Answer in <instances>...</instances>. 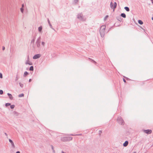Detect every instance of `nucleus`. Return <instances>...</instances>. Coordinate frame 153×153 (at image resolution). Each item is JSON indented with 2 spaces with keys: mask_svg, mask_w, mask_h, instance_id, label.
<instances>
[{
  "mask_svg": "<svg viewBox=\"0 0 153 153\" xmlns=\"http://www.w3.org/2000/svg\"><path fill=\"white\" fill-rule=\"evenodd\" d=\"M105 28L106 26L105 25H103L101 27L100 29V32L101 36H104Z\"/></svg>",
  "mask_w": 153,
  "mask_h": 153,
  "instance_id": "obj_1",
  "label": "nucleus"
},
{
  "mask_svg": "<svg viewBox=\"0 0 153 153\" xmlns=\"http://www.w3.org/2000/svg\"><path fill=\"white\" fill-rule=\"evenodd\" d=\"M117 3L116 2H115L114 3L111 2V7L112 9H113V11H114V9L117 6Z\"/></svg>",
  "mask_w": 153,
  "mask_h": 153,
  "instance_id": "obj_2",
  "label": "nucleus"
},
{
  "mask_svg": "<svg viewBox=\"0 0 153 153\" xmlns=\"http://www.w3.org/2000/svg\"><path fill=\"white\" fill-rule=\"evenodd\" d=\"M40 54H37L35 55L33 57V59H36L39 58L41 56Z\"/></svg>",
  "mask_w": 153,
  "mask_h": 153,
  "instance_id": "obj_3",
  "label": "nucleus"
},
{
  "mask_svg": "<svg viewBox=\"0 0 153 153\" xmlns=\"http://www.w3.org/2000/svg\"><path fill=\"white\" fill-rule=\"evenodd\" d=\"M144 132L147 134H150L152 133V130H144Z\"/></svg>",
  "mask_w": 153,
  "mask_h": 153,
  "instance_id": "obj_4",
  "label": "nucleus"
},
{
  "mask_svg": "<svg viewBox=\"0 0 153 153\" xmlns=\"http://www.w3.org/2000/svg\"><path fill=\"white\" fill-rule=\"evenodd\" d=\"M26 64H28L30 65H32V63L30 62L29 60V58H28V60L26 61Z\"/></svg>",
  "mask_w": 153,
  "mask_h": 153,
  "instance_id": "obj_5",
  "label": "nucleus"
},
{
  "mask_svg": "<svg viewBox=\"0 0 153 153\" xmlns=\"http://www.w3.org/2000/svg\"><path fill=\"white\" fill-rule=\"evenodd\" d=\"M7 95H8V96H9V98L10 100H12L13 99V97L11 94H10L9 93H8Z\"/></svg>",
  "mask_w": 153,
  "mask_h": 153,
  "instance_id": "obj_6",
  "label": "nucleus"
},
{
  "mask_svg": "<svg viewBox=\"0 0 153 153\" xmlns=\"http://www.w3.org/2000/svg\"><path fill=\"white\" fill-rule=\"evenodd\" d=\"M128 144V141H126L125 142L123 143V145L124 146L126 147V146Z\"/></svg>",
  "mask_w": 153,
  "mask_h": 153,
  "instance_id": "obj_7",
  "label": "nucleus"
},
{
  "mask_svg": "<svg viewBox=\"0 0 153 153\" xmlns=\"http://www.w3.org/2000/svg\"><path fill=\"white\" fill-rule=\"evenodd\" d=\"M121 16L123 18H126V14L124 13H121Z\"/></svg>",
  "mask_w": 153,
  "mask_h": 153,
  "instance_id": "obj_8",
  "label": "nucleus"
},
{
  "mask_svg": "<svg viewBox=\"0 0 153 153\" xmlns=\"http://www.w3.org/2000/svg\"><path fill=\"white\" fill-rule=\"evenodd\" d=\"M138 22V23L140 25H142L143 24V22L141 20H139Z\"/></svg>",
  "mask_w": 153,
  "mask_h": 153,
  "instance_id": "obj_9",
  "label": "nucleus"
},
{
  "mask_svg": "<svg viewBox=\"0 0 153 153\" xmlns=\"http://www.w3.org/2000/svg\"><path fill=\"white\" fill-rule=\"evenodd\" d=\"M124 8L127 11H129V8L128 7H125Z\"/></svg>",
  "mask_w": 153,
  "mask_h": 153,
  "instance_id": "obj_10",
  "label": "nucleus"
},
{
  "mask_svg": "<svg viewBox=\"0 0 153 153\" xmlns=\"http://www.w3.org/2000/svg\"><path fill=\"white\" fill-rule=\"evenodd\" d=\"M42 26H40V27H39V28H38L39 31V32H41V30H42Z\"/></svg>",
  "mask_w": 153,
  "mask_h": 153,
  "instance_id": "obj_11",
  "label": "nucleus"
},
{
  "mask_svg": "<svg viewBox=\"0 0 153 153\" xmlns=\"http://www.w3.org/2000/svg\"><path fill=\"white\" fill-rule=\"evenodd\" d=\"M24 96V94H20L19 95V97H23Z\"/></svg>",
  "mask_w": 153,
  "mask_h": 153,
  "instance_id": "obj_12",
  "label": "nucleus"
},
{
  "mask_svg": "<svg viewBox=\"0 0 153 153\" xmlns=\"http://www.w3.org/2000/svg\"><path fill=\"white\" fill-rule=\"evenodd\" d=\"M28 74V73L27 71H25L24 73V76H26Z\"/></svg>",
  "mask_w": 153,
  "mask_h": 153,
  "instance_id": "obj_13",
  "label": "nucleus"
},
{
  "mask_svg": "<svg viewBox=\"0 0 153 153\" xmlns=\"http://www.w3.org/2000/svg\"><path fill=\"white\" fill-rule=\"evenodd\" d=\"M66 139L67 140H71L72 139V138L71 137H66Z\"/></svg>",
  "mask_w": 153,
  "mask_h": 153,
  "instance_id": "obj_14",
  "label": "nucleus"
},
{
  "mask_svg": "<svg viewBox=\"0 0 153 153\" xmlns=\"http://www.w3.org/2000/svg\"><path fill=\"white\" fill-rule=\"evenodd\" d=\"M30 71H33V66H31L30 67Z\"/></svg>",
  "mask_w": 153,
  "mask_h": 153,
  "instance_id": "obj_15",
  "label": "nucleus"
},
{
  "mask_svg": "<svg viewBox=\"0 0 153 153\" xmlns=\"http://www.w3.org/2000/svg\"><path fill=\"white\" fill-rule=\"evenodd\" d=\"M10 105V103H7L5 104V105L6 106H8Z\"/></svg>",
  "mask_w": 153,
  "mask_h": 153,
  "instance_id": "obj_16",
  "label": "nucleus"
},
{
  "mask_svg": "<svg viewBox=\"0 0 153 153\" xmlns=\"http://www.w3.org/2000/svg\"><path fill=\"white\" fill-rule=\"evenodd\" d=\"M3 93V91L2 90H0V94H2Z\"/></svg>",
  "mask_w": 153,
  "mask_h": 153,
  "instance_id": "obj_17",
  "label": "nucleus"
},
{
  "mask_svg": "<svg viewBox=\"0 0 153 153\" xmlns=\"http://www.w3.org/2000/svg\"><path fill=\"white\" fill-rule=\"evenodd\" d=\"M14 107H15V106L14 105H11L10 106V108L12 109L13 108H14Z\"/></svg>",
  "mask_w": 153,
  "mask_h": 153,
  "instance_id": "obj_18",
  "label": "nucleus"
},
{
  "mask_svg": "<svg viewBox=\"0 0 153 153\" xmlns=\"http://www.w3.org/2000/svg\"><path fill=\"white\" fill-rule=\"evenodd\" d=\"M23 7H22L21 9H20V10H21V12H22V13H23Z\"/></svg>",
  "mask_w": 153,
  "mask_h": 153,
  "instance_id": "obj_19",
  "label": "nucleus"
},
{
  "mask_svg": "<svg viewBox=\"0 0 153 153\" xmlns=\"http://www.w3.org/2000/svg\"><path fill=\"white\" fill-rule=\"evenodd\" d=\"M11 145L13 147V148H14L15 147V145H14V143L13 142L12 143H11Z\"/></svg>",
  "mask_w": 153,
  "mask_h": 153,
  "instance_id": "obj_20",
  "label": "nucleus"
},
{
  "mask_svg": "<svg viewBox=\"0 0 153 153\" xmlns=\"http://www.w3.org/2000/svg\"><path fill=\"white\" fill-rule=\"evenodd\" d=\"M0 78H3L2 75L1 73H0Z\"/></svg>",
  "mask_w": 153,
  "mask_h": 153,
  "instance_id": "obj_21",
  "label": "nucleus"
},
{
  "mask_svg": "<svg viewBox=\"0 0 153 153\" xmlns=\"http://www.w3.org/2000/svg\"><path fill=\"white\" fill-rule=\"evenodd\" d=\"M9 141L11 143H12L13 142V141L11 139H9Z\"/></svg>",
  "mask_w": 153,
  "mask_h": 153,
  "instance_id": "obj_22",
  "label": "nucleus"
},
{
  "mask_svg": "<svg viewBox=\"0 0 153 153\" xmlns=\"http://www.w3.org/2000/svg\"><path fill=\"white\" fill-rule=\"evenodd\" d=\"M42 44L43 46H44L45 45V43L44 42H42Z\"/></svg>",
  "mask_w": 153,
  "mask_h": 153,
  "instance_id": "obj_23",
  "label": "nucleus"
},
{
  "mask_svg": "<svg viewBox=\"0 0 153 153\" xmlns=\"http://www.w3.org/2000/svg\"><path fill=\"white\" fill-rule=\"evenodd\" d=\"M123 81H124V82L125 83L126 82V80H125V79H123Z\"/></svg>",
  "mask_w": 153,
  "mask_h": 153,
  "instance_id": "obj_24",
  "label": "nucleus"
},
{
  "mask_svg": "<svg viewBox=\"0 0 153 153\" xmlns=\"http://www.w3.org/2000/svg\"><path fill=\"white\" fill-rule=\"evenodd\" d=\"M5 47H3V48H2V49L3 50H4V49H5Z\"/></svg>",
  "mask_w": 153,
  "mask_h": 153,
  "instance_id": "obj_25",
  "label": "nucleus"
},
{
  "mask_svg": "<svg viewBox=\"0 0 153 153\" xmlns=\"http://www.w3.org/2000/svg\"><path fill=\"white\" fill-rule=\"evenodd\" d=\"M24 7V4H23L22 5V7H23H23Z\"/></svg>",
  "mask_w": 153,
  "mask_h": 153,
  "instance_id": "obj_26",
  "label": "nucleus"
},
{
  "mask_svg": "<svg viewBox=\"0 0 153 153\" xmlns=\"http://www.w3.org/2000/svg\"><path fill=\"white\" fill-rule=\"evenodd\" d=\"M31 79H29V82H31Z\"/></svg>",
  "mask_w": 153,
  "mask_h": 153,
  "instance_id": "obj_27",
  "label": "nucleus"
},
{
  "mask_svg": "<svg viewBox=\"0 0 153 153\" xmlns=\"http://www.w3.org/2000/svg\"><path fill=\"white\" fill-rule=\"evenodd\" d=\"M16 153H20V152H19L18 151V152H16Z\"/></svg>",
  "mask_w": 153,
  "mask_h": 153,
  "instance_id": "obj_28",
  "label": "nucleus"
},
{
  "mask_svg": "<svg viewBox=\"0 0 153 153\" xmlns=\"http://www.w3.org/2000/svg\"><path fill=\"white\" fill-rule=\"evenodd\" d=\"M108 17V16H106V18H107Z\"/></svg>",
  "mask_w": 153,
  "mask_h": 153,
  "instance_id": "obj_29",
  "label": "nucleus"
},
{
  "mask_svg": "<svg viewBox=\"0 0 153 153\" xmlns=\"http://www.w3.org/2000/svg\"><path fill=\"white\" fill-rule=\"evenodd\" d=\"M52 149L53 150V146H52Z\"/></svg>",
  "mask_w": 153,
  "mask_h": 153,
  "instance_id": "obj_30",
  "label": "nucleus"
},
{
  "mask_svg": "<svg viewBox=\"0 0 153 153\" xmlns=\"http://www.w3.org/2000/svg\"><path fill=\"white\" fill-rule=\"evenodd\" d=\"M152 20H153V18H152Z\"/></svg>",
  "mask_w": 153,
  "mask_h": 153,
  "instance_id": "obj_31",
  "label": "nucleus"
},
{
  "mask_svg": "<svg viewBox=\"0 0 153 153\" xmlns=\"http://www.w3.org/2000/svg\"><path fill=\"white\" fill-rule=\"evenodd\" d=\"M94 62H95V63H96V62L94 61Z\"/></svg>",
  "mask_w": 153,
  "mask_h": 153,
  "instance_id": "obj_32",
  "label": "nucleus"
}]
</instances>
